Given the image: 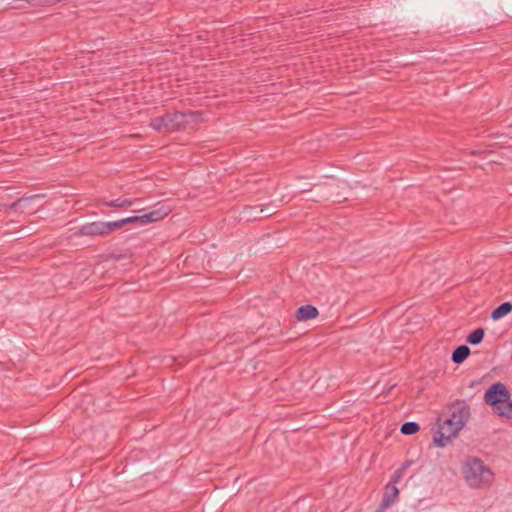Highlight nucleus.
Instances as JSON below:
<instances>
[{
    "label": "nucleus",
    "mask_w": 512,
    "mask_h": 512,
    "mask_svg": "<svg viewBox=\"0 0 512 512\" xmlns=\"http://www.w3.org/2000/svg\"><path fill=\"white\" fill-rule=\"evenodd\" d=\"M399 495V490L396 487V485L388 484L385 489V493L383 496V499L379 505V508L376 512H380L382 510H385L391 506L392 503L396 500V498Z\"/></svg>",
    "instance_id": "obj_8"
},
{
    "label": "nucleus",
    "mask_w": 512,
    "mask_h": 512,
    "mask_svg": "<svg viewBox=\"0 0 512 512\" xmlns=\"http://www.w3.org/2000/svg\"><path fill=\"white\" fill-rule=\"evenodd\" d=\"M123 227V222L120 220L105 222V229L107 235L111 234L113 231L120 229Z\"/></svg>",
    "instance_id": "obj_15"
},
{
    "label": "nucleus",
    "mask_w": 512,
    "mask_h": 512,
    "mask_svg": "<svg viewBox=\"0 0 512 512\" xmlns=\"http://www.w3.org/2000/svg\"><path fill=\"white\" fill-rule=\"evenodd\" d=\"M442 423L451 429H454L455 427H457L458 432H460V430L463 428V422H461V420H456V422H455L450 417H447L446 419H444Z\"/></svg>",
    "instance_id": "obj_16"
},
{
    "label": "nucleus",
    "mask_w": 512,
    "mask_h": 512,
    "mask_svg": "<svg viewBox=\"0 0 512 512\" xmlns=\"http://www.w3.org/2000/svg\"><path fill=\"white\" fill-rule=\"evenodd\" d=\"M318 309L313 305H303L296 311L295 317L298 321H307L318 316Z\"/></svg>",
    "instance_id": "obj_9"
},
{
    "label": "nucleus",
    "mask_w": 512,
    "mask_h": 512,
    "mask_svg": "<svg viewBox=\"0 0 512 512\" xmlns=\"http://www.w3.org/2000/svg\"><path fill=\"white\" fill-rule=\"evenodd\" d=\"M121 221L123 222V227L127 224H135L138 226V216L123 218Z\"/></svg>",
    "instance_id": "obj_20"
},
{
    "label": "nucleus",
    "mask_w": 512,
    "mask_h": 512,
    "mask_svg": "<svg viewBox=\"0 0 512 512\" xmlns=\"http://www.w3.org/2000/svg\"><path fill=\"white\" fill-rule=\"evenodd\" d=\"M402 476H403V471H402V469H397V470L394 472V474H393V476H392V478H391V480H390L389 484H391V485H392V484H393V485H396V483H397V482H399V480L402 478Z\"/></svg>",
    "instance_id": "obj_19"
},
{
    "label": "nucleus",
    "mask_w": 512,
    "mask_h": 512,
    "mask_svg": "<svg viewBox=\"0 0 512 512\" xmlns=\"http://www.w3.org/2000/svg\"><path fill=\"white\" fill-rule=\"evenodd\" d=\"M75 236H107L105 222L97 221L82 225L75 233Z\"/></svg>",
    "instance_id": "obj_6"
},
{
    "label": "nucleus",
    "mask_w": 512,
    "mask_h": 512,
    "mask_svg": "<svg viewBox=\"0 0 512 512\" xmlns=\"http://www.w3.org/2000/svg\"><path fill=\"white\" fill-rule=\"evenodd\" d=\"M258 206H260V213L263 218H268L278 211V206L274 203H269L267 205L259 204Z\"/></svg>",
    "instance_id": "obj_14"
},
{
    "label": "nucleus",
    "mask_w": 512,
    "mask_h": 512,
    "mask_svg": "<svg viewBox=\"0 0 512 512\" xmlns=\"http://www.w3.org/2000/svg\"><path fill=\"white\" fill-rule=\"evenodd\" d=\"M38 197L37 195H34V196H30V197H22V198H19L17 199L16 201H14L13 203L10 204V209L12 210H17L18 207L22 204V203H26L28 201H30L31 199H34Z\"/></svg>",
    "instance_id": "obj_18"
},
{
    "label": "nucleus",
    "mask_w": 512,
    "mask_h": 512,
    "mask_svg": "<svg viewBox=\"0 0 512 512\" xmlns=\"http://www.w3.org/2000/svg\"><path fill=\"white\" fill-rule=\"evenodd\" d=\"M99 202L102 205H105L107 207H113V208L122 209L121 198H117V199L110 200V201H107L105 199H101V200H99Z\"/></svg>",
    "instance_id": "obj_17"
},
{
    "label": "nucleus",
    "mask_w": 512,
    "mask_h": 512,
    "mask_svg": "<svg viewBox=\"0 0 512 512\" xmlns=\"http://www.w3.org/2000/svg\"><path fill=\"white\" fill-rule=\"evenodd\" d=\"M462 473L471 488L482 489L489 487L494 480V473L484 462L476 457L468 458Z\"/></svg>",
    "instance_id": "obj_1"
},
{
    "label": "nucleus",
    "mask_w": 512,
    "mask_h": 512,
    "mask_svg": "<svg viewBox=\"0 0 512 512\" xmlns=\"http://www.w3.org/2000/svg\"><path fill=\"white\" fill-rule=\"evenodd\" d=\"M196 117L195 113H166L151 119L149 126L157 132H173L185 130Z\"/></svg>",
    "instance_id": "obj_3"
},
{
    "label": "nucleus",
    "mask_w": 512,
    "mask_h": 512,
    "mask_svg": "<svg viewBox=\"0 0 512 512\" xmlns=\"http://www.w3.org/2000/svg\"><path fill=\"white\" fill-rule=\"evenodd\" d=\"M133 200L129 198H121L122 209L132 206Z\"/></svg>",
    "instance_id": "obj_21"
},
{
    "label": "nucleus",
    "mask_w": 512,
    "mask_h": 512,
    "mask_svg": "<svg viewBox=\"0 0 512 512\" xmlns=\"http://www.w3.org/2000/svg\"><path fill=\"white\" fill-rule=\"evenodd\" d=\"M507 387L501 382L493 383L484 394L486 404L493 407L494 411L501 417L512 419V400Z\"/></svg>",
    "instance_id": "obj_2"
},
{
    "label": "nucleus",
    "mask_w": 512,
    "mask_h": 512,
    "mask_svg": "<svg viewBox=\"0 0 512 512\" xmlns=\"http://www.w3.org/2000/svg\"><path fill=\"white\" fill-rule=\"evenodd\" d=\"M171 212L170 206L161 204L149 213L138 216V226H144L164 219Z\"/></svg>",
    "instance_id": "obj_5"
},
{
    "label": "nucleus",
    "mask_w": 512,
    "mask_h": 512,
    "mask_svg": "<svg viewBox=\"0 0 512 512\" xmlns=\"http://www.w3.org/2000/svg\"><path fill=\"white\" fill-rule=\"evenodd\" d=\"M420 430L417 422H405L401 425L400 431L404 435H413Z\"/></svg>",
    "instance_id": "obj_13"
},
{
    "label": "nucleus",
    "mask_w": 512,
    "mask_h": 512,
    "mask_svg": "<svg viewBox=\"0 0 512 512\" xmlns=\"http://www.w3.org/2000/svg\"><path fill=\"white\" fill-rule=\"evenodd\" d=\"M470 414V406L463 400H457L451 409V414L449 417L455 422L456 420H461L464 427L470 418Z\"/></svg>",
    "instance_id": "obj_7"
},
{
    "label": "nucleus",
    "mask_w": 512,
    "mask_h": 512,
    "mask_svg": "<svg viewBox=\"0 0 512 512\" xmlns=\"http://www.w3.org/2000/svg\"><path fill=\"white\" fill-rule=\"evenodd\" d=\"M511 311H512V303L504 302L492 311L491 318L494 321L499 320V319L503 318L504 316L508 315Z\"/></svg>",
    "instance_id": "obj_11"
},
{
    "label": "nucleus",
    "mask_w": 512,
    "mask_h": 512,
    "mask_svg": "<svg viewBox=\"0 0 512 512\" xmlns=\"http://www.w3.org/2000/svg\"><path fill=\"white\" fill-rule=\"evenodd\" d=\"M410 464H411V462H410V461H406V462H404V463L402 464V466H401V468H400V469H402V471L404 472Z\"/></svg>",
    "instance_id": "obj_22"
},
{
    "label": "nucleus",
    "mask_w": 512,
    "mask_h": 512,
    "mask_svg": "<svg viewBox=\"0 0 512 512\" xmlns=\"http://www.w3.org/2000/svg\"><path fill=\"white\" fill-rule=\"evenodd\" d=\"M470 355V348L467 345H460L456 347L452 353V362L455 364L463 363Z\"/></svg>",
    "instance_id": "obj_10"
},
{
    "label": "nucleus",
    "mask_w": 512,
    "mask_h": 512,
    "mask_svg": "<svg viewBox=\"0 0 512 512\" xmlns=\"http://www.w3.org/2000/svg\"><path fill=\"white\" fill-rule=\"evenodd\" d=\"M438 421L441 422L442 419L438 418ZM457 427L451 429L445 426L443 423H439L438 429L433 436V443L437 447H445L451 440L458 435Z\"/></svg>",
    "instance_id": "obj_4"
},
{
    "label": "nucleus",
    "mask_w": 512,
    "mask_h": 512,
    "mask_svg": "<svg viewBox=\"0 0 512 512\" xmlns=\"http://www.w3.org/2000/svg\"><path fill=\"white\" fill-rule=\"evenodd\" d=\"M484 335H485L484 328L479 327V328L475 329L474 331H472L468 335L466 341H467V343H469L471 345H477L483 341Z\"/></svg>",
    "instance_id": "obj_12"
}]
</instances>
